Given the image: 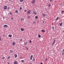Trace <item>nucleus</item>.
Masks as SVG:
<instances>
[{
  "label": "nucleus",
  "instance_id": "1",
  "mask_svg": "<svg viewBox=\"0 0 64 64\" xmlns=\"http://www.w3.org/2000/svg\"><path fill=\"white\" fill-rule=\"evenodd\" d=\"M31 11L30 10H28V11L27 12V13H28V14H30V13H31Z\"/></svg>",
  "mask_w": 64,
  "mask_h": 64
},
{
  "label": "nucleus",
  "instance_id": "2",
  "mask_svg": "<svg viewBox=\"0 0 64 64\" xmlns=\"http://www.w3.org/2000/svg\"><path fill=\"white\" fill-rule=\"evenodd\" d=\"M8 27V26L7 25H4L3 26L4 28H7Z\"/></svg>",
  "mask_w": 64,
  "mask_h": 64
},
{
  "label": "nucleus",
  "instance_id": "3",
  "mask_svg": "<svg viewBox=\"0 0 64 64\" xmlns=\"http://www.w3.org/2000/svg\"><path fill=\"white\" fill-rule=\"evenodd\" d=\"M7 6H5L4 7V9H5V10L7 9Z\"/></svg>",
  "mask_w": 64,
  "mask_h": 64
},
{
  "label": "nucleus",
  "instance_id": "4",
  "mask_svg": "<svg viewBox=\"0 0 64 64\" xmlns=\"http://www.w3.org/2000/svg\"><path fill=\"white\" fill-rule=\"evenodd\" d=\"M35 0H33L32 2L31 3H32V4H34L35 3Z\"/></svg>",
  "mask_w": 64,
  "mask_h": 64
},
{
  "label": "nucleus",
  "instance_id": "5",
  "mask_svg": "<svg viewBox=\"0 0 64 64\" xmlns=\"http://www.w3.org/2000/svg\"><path fill=\"white\" fill-rule=\"evenodd\" d=\"M56 41V40H54V43L52 44V46H53V45H54V44H55V43Z\"/></svg>",
  "mask_w": 64,
  "mask_h": 64
},
{
  "label": "nucleus",
  "instance_id": "6",
  "mask_svg": "<svg viewBox=\"0 0 64 64\" xmlns=\"http://www.w3.org/2000/svg\"><path fill=\"white\" fill-rule=\"evenodd\" d=\"M42 15L43 16V17H45L46 16V14H42Z\"/></svg>",
  "mask_w": 64,
  "mask_h": 64
},
{
  "label": "nucleus",
  "instance_id": "7",
  "mask_svg": "<svg viewBox=\"0 0 64 64\" xmlns=\"http://www.w3.org/2000/svg\"><path fill=\"white\" fill-rule=\"evenodd\" d=\"M12 45L14 46L15 45V42H12Z\"/></svg>",
  "mask_w": 64,
  "mask_h": 64
},
{
  "label": "nucleus",
  "instance_id": "8",
  "mask_svg": "<svg viewBox=\"0 0 64 64\" xmlns=\"http://www.w3.org/2000/svg\"><path fill=\"white\" fill-rule=\"evenodd\" d=\"M20 30H21V31H23L24 30V29L22 28H20Z\"/></svg>",
  "mask_w": 64,
  "mask_h": 64
},
{
  "label": "nucleus",
  "instance_id": "9",
  "mask_svg": "<svg viewBox=\"0 0 64 64\" xmlns=\"http://www.w3.org/2000/svg\"><path fill=\"white\" fill-rule=\"evenodd\" d=\"M33 12L34 13V14H35V15H37V13L35 12L34 11H33Z\"/></svg>",
  "mask_w": 64,
  "mask_h": 64
},
{
  "label": "nucleus",
  "instance_id": "10",
  "mask_svg": "<svg viewBox=\"0 0 64 64\" xmlns=\"http://www.w3.org/2000/svg\"><path fill=\"white\" fill-rule=\"evenodd\" d=\"M14 56H15V58H17V54H15L14 55Z\"/></svg>",
  "mask_w": 64,
  "mask_h": 64
},
{
  "label": "nucleus",
  "instance_id": "11",
  "mask_svg": "<svg viewBox=\"0 0 64 64\" xmlns=\"http://www.w3.org/2000/svg\"><path fill=\"white\" fill-rule=\"evenodd\" d=\"M10 53H13V51L12 50H10Z\"/></svg>",
  "mask_w": 64,
  "mask_h": 64
},
{
  "label": "nucleus",
  "instance_id": "12",
  "mask_svg": "<svg viewBox=\"0 0 64 64\" xmlns=\"http://www.w3.org/2000/svg\"><path fill=\"white\" fill-rule=\"evenodd\" d=\"M12 35H10V34H9V35H8V37H12Z\"/></svg>",
  "mask_w": 64,
  "mask_h": 64
},
{
  "label": "nucleus",
  "instance_id": "13",
  "mask_svg": "<svg viewBox=\"0 0 64 64\" xmlns=\"http://www.w3.org/2000/svg\"><path fill=\"white\" fill-rule=\"evenodd\" d=\"M17 62L16 61H15L14 62V64H17Z\"/></svg>",
  "mask_w": 64,
  "mask_h": 64
},
{
  "label": "nucleus",
  "instance_id": "14",
  "mask_svg": "<svg viewBox=\"0 0 64 64\" xmlns=\"http://www.w3.org/2000/svg\"><path fill=\"white\" fill-rule=\"evenodd\" d=\"M15 12L16 13H18V10H16L15 11Z\"/></svg>",
  "mask_w": 64,
  "mask_h": 64
},
{
  "label": "nucleus",
  "instance_id": "15",
  "mask_svg": "<svg viewBox=\"0 0 64 64\" xmlns=\"http://www.w3.org/2000/svg\"><path fill=\"white\" fill-rule=\"evenodd\" d=\"M41 31H42V32H44H44H45V30H42Z\"/></svg>",
  "mask_w": 64,
  "mask_h": 64
},
{
  "label": "nucleus",
  "instance_id": "16",
  "mask_svg": "<svg viewBox=\"0 0 64 64\" xmlns=\"http://www.w3.org/2000/svg\"><path fill=\"white\" fill-rule=\"evenodd\" d=\"M48 6L49 7H51V4H48Z\"/></svg>",
  "mask_w": 64,
  "mask_h": 64
},
{
  "label": "nucleus",
  "instance_id": "17",
  "mask_svg": "<svg viewBox=\"0 0 64 64\" xmlns=\"http://www.w3.org/2000/svg\"><path fill=\"white\" fill-rule=\"evenodd\" d=\"M24 19L22 18H21V19H20V20H22V21L23 20H24Z\"/></svg>",
  "mask_w": 64,
  "mask_h": 64
},
{
  "label": "nucleus",
  "instance_id": "18",
  "mask_svg": "<svg viewBox=\"0 0 64 64\" xmlns=\"http://www.w3.org/2000/svg\"><path fill=\"white\" fill-rule=\"evenodd\" d=\"M38 36L39 38H40V37H41V36L40 35H39V34H38Z\"/></svg>",
  "mask_w": 64,
  "mask_h": 64
},
{
  "label": "nucleus",
  "instance_id": "19",
  "mask_svg": "<svg viewBox=\"0 0 64 64\" xmlns=\"http://www.w3.org/2000/svg\"><path fill=\"white\" fill-rule=\"evenodd\" d=\"M35 18L36 19H38V17L37 16H35Z\"/></svg>",
  "mask_w": 64,
  "mask_h": 64
},
{
  "label": "nucleus",
  "instance_id": "20",
  "mask_svg": "<svg viewBox=\"0 0 64 64\" xmlns=\"http://www.w3.org/2000/svg\"><path fill=\"white\" fill-rule=\"evenodd\" d=\"M52 28L53 30H54V26H52Z\"/></svg>",
  "mask_w": 64,
  "mask_h": 64
},
{
  "label": "nucleus",
  "instance_id": "21",
  "mask_svg": "<svg viewBox=\"0 0 64 64\" xmlns=\"http://www.w3.org/2000/svg\"><path fill=\"white\" fill-rule=\"evenodd\" d=\"M58 18H59L58 17H57L56 19V20H58Z\"/></svg>",
  "mask_w": 64,
  "mask_h": 64
},
{
  "label": "nucleus",
  "instance_id": "22",
  "mask_svg": "<svg viewBox=\"0 0 64 64\" xmlns=\"http://www.w3.org/2000/svg\"><path fill=\"white\" fill-rule=\"evenodd\" d=\"M62 25V23H61L60 24V26H61Z\"/></svg>",
  "mask_w": 64,
  "mask_h": 64
},
{
  "label": "nucleus",
  "instance_id": "23",
  "mask_svg": "<svg viewBox=\"0 0 64 64\" xmlns=\"http://www.w3.org/2000/svg\"><path fill=\"white\" fill-rule=\"evenodd\" d=\"M20 1L21 2H23V0H20Z\"/></svg>",
  "mask_w": 64,
  "mask_h": 64
},
{
  "label": "nucleus",
  "instance_id": "24",
  "mask_svg": "<svg viewBox=\"0 0 64 64\" xmlns=\"http://www.w3.org/2000/svg\"><path fill=\"white\" fill-rule=\"evenodd\" d=\"M9 58H10V56H8L7 58V59H9Z\"/></svg>",
  "mask_w": 64,
  "mask_h": 64
},
{
  "label": "nucleus",
  "instance_id": "25",
  "mask_svg": "<svg viewBox=\"0 0 64 64\" xmlns=\"http://www.w3.org/2000/svg\"><path fill=\"white\" fill-rule=\"evenodd\" d=\"M24 44L25 45H27V44L26 43H24Z\"/></svg>",
  "mask_w": 64,
  "mask_h": 64
},
{
  "label": "nucleus",
  "instance_id": "26",
  "mask_svg": "<svg viewBox=\"0 0 64 64\" xmlns=\"http://www.w3.org/2000/svg\"><path fill=\"white\" fill-rule=\"evenodd\" d=\"M33 57V55H32L31 56V58H32Z\"/></svg>",
  "mask_w": 64,
  "mask_h": 64
},
{
  "label": "nucleus",
  "instance_id": "27",
  "mask_svg": "<svg viewBox=\"0 0 64 64\" xmlns=\"http://www.w3.org/2000/svg\"><path fill=\"white\" fill-rule=\"evenodd\" d=\"M9 8H10L9 7H8L7 8V10H9V9H10Z\"/></svg>",
  "mask_w": 64,
  "mask_h": 64
},
{
  "label": "nucleus",
  "instance_id": "28",
  "mask_svg": "<svg viewBox=\"0 0 64 64\" xmlns=\"http://www.w3.org/2000/svg\"><path fill=\"white\" fill-rule=\"evenodd\" d=\"M20 10H22V8H21V7H20Z\"/></svg>",
  "mask_w": 64,
  "mask_h": 64
},
{
  "label": "nucleus",
  "instance_id": "29",
  "mask_svg": "<svg viewBox=\"0 0 64 64\" xmlns=\"http://www.w3.org/2000/svg\"><path fill=\"white\" fill-rule=\"evenodd\" d=\"M28 18H30V16H28Z\"/></svg>",
  "mask_w": 64,
  "mask_h": 64
},
{
  "label": "nucleus",
  "instance_id": "30",
  "mask_svg": "<svg viewBox=\"0 0 64 64\" xmlns=\"http://www.w3.org/2000/svg\"><path fill=\"white\" fill-rule=\"evenodd\" d=\"M62 55H64V52H62Z\"/></svg>",
  "mask_w": 64,
  "mask_h": 64
},
{
  "label": "nucleus",
  "instance_id": "31",
  "mask_svg": "<svg viewBox=\"0 0 64 64\" xmlns=\"http://www.w3.org/2000/svg\"><path fill=\"white\" fill-rule=\"evenodd\" d=\"M4 59H5V57H3L2 58V59L4 60Z\"/></svg>",
  "mask_w": 64,
  "mask_h": 64
},
{
  "label": "nucleus",
  "instance_id": "32",
  "mask_svg": "<svg viewBox=\"0 0 64 64\" xmlns=\"http://www.w3.org/2000/svg\"><path fill=\"white\" fill-rule=\"evenodd\" d=\"M31 42H32V41L31 40H30V43H31Z\"/></svg>",
  "mask_w": 64,
  "mask_h": 64
},
{
  "label": "nucleus",
  "instance_id": "33",
  "mask_svg": "<svg viewBox=\"0 0 64 64\" xmlns=\"http://www.w3.org/2000/svg\"><path fill=\"white\" fill-rule=\"evenodd\" d=\"M32 58H30V60H32Z\"/></svg>",
  "mask_w": 64,
  "mask_h": 64
},
{
  "label": "nucleus",
  "instance_id": "34",
  "mask_svg": "<svg viewBox=\"0 0 64 64\" xmlns=\"http://www.w3.org/2000/svg\"><path fill=\"white\" fill-rule=\"evenodd\" d=\"M62 51L63 52V53H64V49H63Z\"/></svg>",
  "mask_w": 64,
  "mask_h": 64
},
{
  "label": "nucleus",
  "instance_id": "35",
  "mask_svg": "<svg viewBox=\"0 0 64 64\" xmlns=\"http://www.w3.org/2000/svg\"><path fill=\"white\" fill-rule=\"evenodd\" d=\"M22 62H24V60H22Z\"/></svg>",
  "mask_w": 64,
  "mask_h": 64
},
{
  "label": "nucleus",
  "instance_id": "36",
  "mask_svg": "<svg viewBox=\"0 0 64 64\" xmlns=\"http://www.w3.org/2000/svg\"><path fill=\"white\" fill-rule=\"evenodd\" d=\"M0 41H1V38L0 37Z\"/></svg>",
  "mask_w": 64,
  "mask_h": 64
},
{
  "label": "nucleus",
  "instance_id": "37",
  "mask_svg": "<svg viewBox=\"0 0 64 64\" xmlns=\"http://www.w3.org/2000/svg\"><path fill=\"white\" fill-rule=\"evenodd\" d=\"M35 59H34L32 60V61H35Z\"/></svg>",
  "mask_w": 64,
  "mask_h": 64
},
{
  "label": "nucleus",
  "instance_id": "38",
  "mask_svg": "<svg viewBox=\"0 0 64 64\" xmlns=\"http://www.w3.org/2000/svg\"><path fill=\"white\" fill-rule=\"evenodd\" d=\"M52 0H50V2H52Z\"/></svg>",
  "mask_w": 64,
  "mask_h": 64
},
{
  "label": "nucleus",
  "instance_id": "39",
  "mask_svg": "<svg viewBox=\"0 0 64 64\" xmlns=\"http://www.w3.org/2000/svg\"><path fill=\"white\" fill-rule=\"evenodd\" d=\"M22 41V39H21L20 40V41Z\"/></svg>",
  "mask_w": 64,
  "mask_h": 64
},
{
  "label": "nucleus",
  "instance_id": "40",
  "mask_svg": "<svg viewBox=\"0 0 64 64\" xmlns=\"http://www.w3.org/2000/svg\"><path fill=\"white\" fill-rule=\"evenodd\" d=\"M26 11H27V10H25L24 11V12H26Z\"/></svg>",
  "mask_w": 64,
  "mask_h": 64
},
{
  "label": "nucleus",
  "instance_id": "41",
  "mask_svg": "<svg viewBox=\"0 0 64 64\" xmlns=\"http://www.w3.org/2000/svg\"><path fill=\"white\" fill-rule=\"evenodd\" d=\"M48 60V59L46 58V61H47Z\"/></svg>",
  "mask_w": 64,
  "mask_h": 64
},
{
  "label": "nucleus",
  "instance_id": "42",
  "mask_svg": "<svg viewBox=\"0 0 64 64\" xmlns=\"http://www.w3.org/2000/svg\"><path fill=\"white\" fill-rule=\"evenodd\" d=\"M63 12H64V10H62V13H63Z\"/></svg>",
  "mask_w": 64,
  "mask_h": 64
},
{
  "label": "nucleus",
  "instance_id": "43",
  "mask_svg": "<svg viewBox=\"0 0 64 64\" xmlns=\"http://www.w3.org/2000/svg\"><path fill=\"white\" fill-rule=\"evenodd\" d=\"M11 19L12 20H13V18H11Z\"/></svg>",
  "mask_w": 64,
  "mask_h": 64
},
{
  "label": "nucleus",
  "instance_id": "44",
  "mask_svg": "<svg viewBox=\"0 0 64 64\" xmlns=\"http://www.w3.org/2000/svg\"><path fill=\"white\" fill-rule=\"evenodd\" d=\"M2 35H3V36L4 37L5 36V35H4L3 34Z\"/></svg>",
  "mask_w": 64,
  "mask_h": 64
},
{
  "label": "nucleus",
  "instance_id": "45",
  "mask_svg": "<svg viewBox=\"0 0 64 64\" xmlns=\"http://www.w3.org/2000/svg\"><path fill=\"white\" fill-rule=\"evenodd\" d=\"M40 64H43V63L42 62L40 63Z\"/></svg>",
  "mask_w": 64,
  "mask_h": 64
},
{
  "label": "nucleus",
  "instance_id": "46",
  "mask_svg": "<svg viewBox=\"0 0 64 64\" xmlns=\"http://www.w3.org/2000/svg\"><path fill=\"white\" fill-rule=\"evenodd\" d=\"M26 50H28V48H26Z\"/></svg>",
  "mask_w": 64,
  "mask_h": 64
},
{
  "label": "nucleus",
  "instance_id": "47",
  "mask_svg": "<svg viewBox=\"0 0 64 64\" xmlns=\"http://www.w3.org/2000/svg\"><path fill=\"white\" fill-rule=\"evenodd\" d=\"M10 14H12V13H10Z\"/></svg>",
  "mask_w": 64,
  "mask_h": 64
},
{
  "label": "nucleus",
  "instance_id": "48",
  "mask_svg": "<svg viewBox=\"0 0 64 64\" xmlns=\"http://www.w3.org/2000/svg\"><path fill=\"white\" fill-rule=\"evenodd\" d=\"M28 43V42H26V44Z\"/></svg>",
  "mask_w": 64,
  "mask_h": 64
},
{
  "label": "nucleus",
  "instance_id": "49",
  "mask_svg": "<svg viewBox=\"0 0 64 64\" xmlns=\"http://www.w3.org/2000/svg\"><path fill=\"white\" fill-rule=\"evenodd\" d=\"M44 22H45L44 21L43 22V23H44Z\"/></svg>",
  "mask_w": 64,
  "mask_h": 64
},
{
  "label": "nucleus",
  "instance_id": "50",
  "mask_svg": "<svg viewBox=\"0 0 64 64\" xmlns=\"http://www.w3.org/2000/svg\"><path fill=\"white\" fill-rule=\"evenodd\" d=\"M8 64H10V63L9 62H8Z\"/></svg>",
  "mask_w": 64,
  "mask_h": 64
},
{
  "label": "nucleus",
  "instance_id": "51",
  "mask_svg": "<svg viewBox=\"0 0 64 64\" xmlns=\"http://www.w3.org/2000/svg\"><path fill=\"white\" fill-rule=\"evenodd\" d=\"M30 64H32V63H30Z\"/></svg>",
  "mask_w": 64,
  "mask_h": 64
},
{
  "label": "nucleus",
  "instance_id": "52",
  "mask_svg": "<svg viewBox=\"0 0 64 64\" xmlns=\"http://www.w3.org/2000/svg\"><path fill=\"white\" fill-rule=\"evenodd\" d=\"M3 18H4V17H3Z\"/></svg>",
  "mask_w": 64,
  "mask_h": 64
},
{
  "label": "nucleus",
  "instance_id": "53",
  "mask_svg": "<svg viewBox=\"0 0 64 64\" xmlns=\"http://www.w3.org/2000/svg\"><path fill=\"white\" fill-rule=\"evenodd\" d=\"M34 23H35V21H34Z\"/></svg>",
  "mask_w": 64,
  "mask_h": 64
},
{
  "label": "nucleus",
  "instance_id": "54",
  "mask_svg": "<svg viewBox=\"0 0 64 64\" xmlns=\"http://www.w3.org/2000/svg\"><path fill=\"white\" fill-rule=\"evenodd\" d=\"M9 1H11L12 0H9Z\"/></svg>",
  "mask_w": 64,
  "mask_h": 64
},
{
  "label": "nucleus",
  "instance_id": "55",
  "mask_svg": "<svg viewBox=\"0 0 64 64\" xmlns=\"http://www.w3.org/2000/svg\"><path fill=\"white\" fill-rule=\"evenodd\" d=\"M60 5H61V4H60Z\"/></svg>",
  "mask_w": 64,
  "mask_h": 64
},
{
  "label": "nucleus",
  "instance_id": "56",
  "mask_svg": "<svg viewBox=\"0 0 64 64\" xmlns=\"http://www.w3.org/2000/svg\"><path fill=\"white\" fill-rule=\"evenodd\" d=\"M56 2H56H56H56Z\"/></svg>",
  "mask_w": 64,
  "mask_h": 64
},
{
  "label": "nucleus",
  "instance_id": "57",
  "mask_svg": "<svg viewBox=\"0 0 64 64\" xmlns=\"http://www.w3.org/2000/svg\"><path fill=\"white\" fill-rule=\"evenodd\" d=\"M63 32H64V30L63 31Z\"/></svg>",
  "mask_w": 64,
  "mask_h": 64
}]
</instances>
